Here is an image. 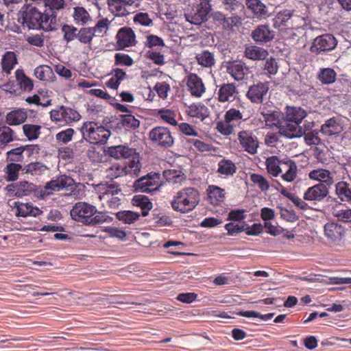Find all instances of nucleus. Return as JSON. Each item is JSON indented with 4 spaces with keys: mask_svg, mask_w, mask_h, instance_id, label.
Wrapping results in <instances>:
<instances>
[{
    "mask_svg": "<svg viewBox=\"0 0 351 351\" xmlns=\"http://www.w3.org/2000/svg\"><path fill=\"white\" fill-rule=\"evenodd\" d=\"M342 131L343 126L341 119L335 117L326 120L321 128V132L327 136L338 134Z\"/></svg>",
    "mask_w": 351,
    "mask_h": 351,
    "instance_id": "aec40b11",
    "label": "nucleus"
},
{
    "mask_svg": "<svg viewBox=\"0 0 351 351\" xmlns=\"http://www.w3.org/2000/svg\"><path fill=\"white\" fill-rule=\"evenodd\" d=\"M258 111L261 116V120L265 123L266 126L270 128H277L280 134V125L283 114L278 110L270 109L266 106L261 107Z\"/></svg>",
    "mask_w": 351,
    "mask_h": 351,
    "instance_id": "9b49d317",
    "label": "nucleus"
},
{
    "mask_svg": "<svg viewBox=\"0 0 351 351\" xmlns=\"http://www.w3.org/2000/svg\"><path fill=\"white\" fill-rule=\"evenodd\" d=\"M287 165L286 167H287V169H286V172L282 174L281 178L288 182H291L297 177V171H298V167L295 164V162L292 160H286Z\"/></svg>",
    "mask_w": 351,
    "mask_h": 351,
    "instance_id": "4c0bfd02",
    "label": "nucleus"
},
{
    "mask_svg": "<svg viewBox=\"0 0 351 351\" xmlns=\"http://www.w3.org/2000/svg\"><path fill=\"white\" fill-rule=\"evenodd\" d=\"M73 16L75 23L81 25L86 24L90 20L88 12L83 7L75 8Z\"/></svg>",
    "mask_w": 351,
    "mask_h": 351,
    "instance_id": "a18cd8bd",
    "label": "nucleus"
},
{
    "mask_svg": "<svg viewBox=\"0 0 351 351\" xmlns=\"http://www.w3.org/2000/svg\"><path fill=\"white\" fill-rule=\"evenodd\" d=\"M245 5L258 19H265L269 16L267 6L261 0H246Z\"/></svg>",
    "mask_w": 351,
    "mask_h": 351,
    "instance_id": "4be33fe9",
    "label": "nucleus"
},
{
    "mask_svg": "<svg viewBox=\"0 0 351 351\" xmlns=\"http://www.w3.org/2000/svg\"><path fill=\"white\" fill-rule=\"evenodd\" d=\"M62 30L64 32V38L67 41L73 40L77 38V29L73 26L69 25H64L62 27Z\"/></svg>",
    "mask_w": 351,
    "mask_h": 351,
    "instance_id": "69168bd1",
    "label": "nucleus"
},
{
    "mask_svg": "<svg viewBox=\"0 0 351 351\" xmlns=\"http://www.w3.org/2000/svg\"><path fill=\"white\" fill-rule=\"evenodd\" d=\"M64 121L69 123L80 120L81 116L76 110L63 106Z\"/></svg>",
    "mask_w": 351,
    "mask_h": 351,
    "instance_id": "e2e57ef3",
    "label": "nucleus"
},
{
    "mask_svg": "<svg viewBox=\"0 0 351 351\" xmlns=\"http://www.w3.org/2000/svg\"><path fill=\"white\" fill-rule=\"evenodd\" d=\"M309 178L330 186L334 183V179L329 171L324 169H317L311 171L308 173Z\"/></svg>",
    "mask_w": 351,
    "mask_h": 351,
    "instance_id": "a878e982",
    "label": "nucleus"
},
{
    "mask_svg": "<svg viewBox=\"0 0 351 351\" xmlns=\"http://www.w3.org/2000/svg\"><path fill=\"white\" fill-rule=\"evenodd\" d=\"M222 6L230 14L239 13L244 8L241 0H222Z\"/></svg>",
    "mask_w": 351,
    "mask_h": 351,
    "instance_id": "79ce46f5",
    "label": "nucleus"
},
{
    "mask_svg": "<svg viewBox=\"0 0 351 351\" xmlns=\"http://www.w3.org/2000/svg\"><path fill=\"white\" fill-rule=\"evenodd\" d=\"M121 192V189L118 186H115L114 184H109L103 186L100 188V193L99 197L100 199L105 198L106 197L109 198L110 196H113Z\"/></svg>",
    "mask_w": 351,
    "mask_h": 351,
    "instance_id": "680f3d73",
    "label": "nucleus"
},
{
    "mask_svg": "<svg viewBox=\"0 0 351 351\" xmlns=\"http://www.w3.org/2000/svg\"><path fill=\"white\" fill-rule=\"evenodd\" d=\"M122 165L119 162L108 163L106 165L104 173L107 178L113 180L123 176Z\"/></svg>",
    "mask_w": 351,
    "mask_h": 351,
    "instance_id": "473e14b6",
    "label": "nucleus"
},
{
    "mask_svg": "<svg viewBox=\"0 0 351 351\" xmlns=\"http://www.w3.org/2000/svg\"><path fill=\"white\" fill-rule=\"evenodd\" d=\"M64 4V0H45V10L40 12L36 8H27L22 14L23 24L29 29H43L45 32L58 29V17Z\"/></svg>",
    "mask_w": 351,
    "mask_h": 351,
    "instance_id": "f257e3e1",
    "label": "nucleus"
},
{
    "mask_svg": "<svg viewBox=\"0 0 351 351\" xmlns=\"http://www.w3.org/2000/svg\"><path fill=\"white\" fill-rule=\"evenodd\" d=\"M120 117L122 125L126 129L135 130L139 127L140 121L133 115L128 114H123Z\"/></svg>",
    "mask_w": 351,
    "mask_h": 351,
    "instance_id": "864d4df0",
    "label": "nucleus"
},
{
    "mask_svg": "<svg viewBox=\"0 0 351 351\" xmlns=\"http://www.w3.org/2000/svg\"><path fill=\"white\" fill-rule=\"evenodd\" d=\"M328 186L323 183L317 184L309 187L304 194V199L313 202L323 200L328 194Z\"/></svg>",
    "mask_w": 351,
    "mask_h": 351,
    "instance_id": "ddd939ff",
    "label": "nucleus"
},
{
    "mask_svg": "<svg viewBox=\"0 0 351 351\" xmlns=\"http://www.w3.org/2000/svg\"><path fill=\"white\" fill-rule=\"evenodd\" d=\"M139 216L140 215L138 213L130 210H123L116 213V217L119 221H122L125 223L128 224L136 221Z\"/></svg>",
    "mask_w": 351,
    "mask_h": 351,
    "instance_id": "8fccbe9b",
    "label": "nucleus"
},
{
    "mask_svg": "<svg viewBox=\"0 0 351 351\" xmlns=\"http://www.w3.org/2000/svg\"><path fill=\"white\" fill-rule=\"evenodd\" d=\"M48 170L47 166L40 162H31L25 165L23 171L25 173L30 174L32 176H40L45 173Z\"/></svg>",
    "mask_w": 351,
    "mask_h": 351,
    "instance_id": "e433bc0d",
    "label": "nucleus"
},
{
    "mask_svg": "<svg viewBox=\"0 0 351 351\" xmlns=\"http://www.w3.org/2000/svg\"><path fill=\"white\" fill-rule=\"evenodd\" d=\"M134 0H108L110 10L115 15L119 16H126L129 12L126 10V5H132Z\"/></svg>",
    "mask_w": 351,
    "mask_h": 351,
    "instance_id": "b1692460",
    "label": "nucleus"
},
{
    "mask_svg": "<svg viewBox=\"0 0 351 351\" xmlns=\"http://www.w3.org/2000/svg\"><path fill=\"white\" fill-rule=\"evenodd\" d=\"M199 202V195L194 188H185L176 193L171 204L174 210L186 213L193 210Z\"/></svg>",
    "mask_w": 351,
    "mask_h": 351,
    "instance_id": "20e7f679",
    "label": "nucleus"
},
{
    "mask_svg": "<svg viewBox=\"0 0 351 351\" xmlns=\"http://www.w3.org/2000/svg\"><path fill=\"white\" fill-rule=\"evenodd\" d=\"M96 35L92 28H82L77 32L78 40L84 44L90 43L93 36Z\"/></svg>",
    "mask_w": 351,
    "mask_h": 351,
    "instance_id": "bf43d9fd",
    "label": "nucleus"
},
{
    "mask_svg": "<svg viewBox=\"0 0 351 351\" xmlns=\"http://www.w3.org/2000/svg\"><path fill=\"white\" fill-rule=\"evenodd\" d=\"M14 131L6 125H0V147L3 148L9 143L15 140Z\"/></svg>",
    "mask_w": 351,
    "mask_h": 351,
    "instance_id": "f704fd0d",
    "label": "nucleus"
},
{
    "mask_svg": "<svg viewBox=\"0 0 351 351\" xmlns=\"http://www.w3.org/2000/svg\"><path fill=\"white\" fill-rule=\"evenodd\" d=\"M325 236L332 242L339 241L344 234L343 228L336 223H327L324 226Z\"/></svg>",
    "mask_w": 351,
    "mask_h": 351,
    "instance_id": "412c9836",
    "label": "nucleus"
},
{
    "mask_svg": "<svg viewBox=\"0 0 351 351\" xmlns=\"http://www.w3.org/2000/svg\"><path fill=\"white\" fill-rule=\"evenodd\" d=\"M224 119L227 120V121H230L231 123L234 124V122L246 119L245 118H243V111L241 112V110L235 108H230L227 110L225 113Z\"/></svg>",
    "mask_w": 351,
    "mask_h": 351,
    "instance_id": "5fc2aeb1",
    "label": "nucleus"
},
{
    "mask_svg": "<svg viewBox=\"0 0 351 351\" xmlns=\"http://www.w3.org/2000/svg\"><path fill=\"white\" fill-rule=\"evenodd\" d=\"M207 108L204 105H191L189 107V114L191 117L204 119Z\"/></svg>",
    "mask_w": 351,
    "mask_h": 351,
    "instance_id": "052dcab7",
    "label": "nucleus"
},
{
    "mask_svg": "<svg viewBox=\"0 0 351 351\" xmlns=\"http://www.w3.org/2000/svg\"><path fill=\"white\" fill-rule=\"evenodd\" d=\"M81 131L82 132L83 138L87 140L91 134L95 131L104 132V128L102 126H98L95 122L90 121L84 123Z\"/></svg>",
    "mask_w": 351,
    "mask_h": 351,
    "instance_id": "09e8293b",
    "label": "nucleus"
},
{
    "mask_svg": "<svg viewBox=\"0 0 351 351\" xmlns=\"http://www.w3.org/2000/svg\"><path fill=\"white\" fill-rule=\"evenodd\" d=\"M160 186V174L156 173H147V176L141 177L134 183L135 190L145 193L156 191Z\"/></svg>",
    "mask_w": 351,
    "mask_h": 351,
    "instance_id": "6e6552de",
    "label": "nucleus"
},
{
    "mask_svg": "<svg viewBox=\"0 0 351 351\" xmlns=\"http://www.w3.org/2000/svg\"><path fill=\"white\" fill-rule=\"evenodd\" d=\"M75 185L73 179L64 175L60 176L56 180H52L46 183L45 190L49 194L50 191H59L62 189L69 191L70 195H75Z\"/></svg>",
    "mask_w": 351,
    "mask_h": 351,
    "instance_id": "0eeeda50",
    "label": "nucleus"
},
{
    "mask_svg": "<svg viewBox=\"0 0 351 351\" xmlns=\"http://www.w3.org/2000/svg\"><path fill=\"white\" fill-rule=\"evenodd\" d=\"M195 58L198 64L204 67H211L215 62L213 53L208 50L197 53Z\"/></svg>",
    "mask_w": 351,
    "mask_h": 351,
    "instance_id": "c03bdc74",
    "label": "nucleus"
},
{
    "mask_svg": "<svg viewBox=\"0 0 351 351\" xmlns=\"http://www.w3.org/2000/svg\"><path fill=\"white\" fill-rule=\"evenodd\" d=\"M252 38L254 42L264 44L271 42L275 37V32L269 25H259L251 33Z\"/></svg>",
    "mask_w": 351,
    "mask_h": 351,
    "instance_id": "f8f14e48",
    "label": "nucleus"
},
{
    "mask_svg": "<svg viewBox=\"0 0 351 351\" xmlns=\"http://www.w3.org/2000/svg\"><path fill=\"white\" fill-rule=\"evenodd\" d=\"M41 127L37 125L25 124L23 126L25 135L29 140H34L40 134Z\"/></svg>",
    "mask_w": 351,
    "mask_h": 351,
    "instance_id": "603ef678",
    "label": "nucleus"
},
{
    "mask_svg": "<svg viewBox=\"0 0 351 351\" xmlns=\"http://www.w3.org/2000/svg\"><path fill=\"white\" fill-rule=\"evenodd\" d=\"M149 139L155 144L169 147L173 144V138L170 131L165 127H156L149 134Z\"/></svg>",
    "mask_w": 351,
    "mask_h": 351,
    "instance_id": "9d476101",
    "label": "nucleus"
},
{
    "mask_svg": "<svg viewBox=\"0 0 351 351\" xmlns=\"http://www.w3.org/2000/svg\"><path fill=\"white\" fill-rule=\"evenodd\" d=\"M269 90L267 84L259 82L249 87L247 97L253 103H262L263 97Z\"/></svg>",
    "mask_w": 351,
    "mask_h": 351,
    "instance_id": "dca6fc26",
    "label": "nucleus"
},
{
    "mask_svg": "<svg viewBox=\"0 0 351 351\" xmlns=\"http://www.w3.org/2000/svg\"><path fill=\"white\" fill-rule=\"evenodd\" d=\"M230 14V16L223 19V26L231 29L239 27L242 24L241 17L238 15V13Z\"/></svg>",
    "mask_w": 351,
    "mask_h": 351,
    "instance_id": "13d9d810",
    "label": "nucleus"
},
{
    "mask_svg": "<svg viewBox=\"0 0 351 351\" xmlns=\"http://www.w3.org/2000/svg\"><path fill=\"white\" fill-rule=\"evenodd\" d=\"M117 44L119 49H124L135 45L136 36L134 31L130 27L121 28L117 34Z\"/></svg>",
    "mask_w": 351,
    "mask_h": 351,
    "instance_id": "4468645a",
    "label": "nucleus"
},
{
    "mask_svg": "<svg viewBox=\"0 0 351 351\" xmlns=\"http://www.w3.org/2000/svg\"><path fill=\"white\" fill-rule=\"evenodd\" d=\"M248 224L243 223L242 225L235 224L234 223H228L225 226L226 230L228 234L233 235L234 233L241 232L249 228Z\"/></svg>",
    "mask_w": 351,
    "mask_h": 351,
    "instance_id": "774afa93",
    "label": "nucleus"
},
{
    "mask_svg": "<svg viewBox=\"0 0 351 351\" xmlns=\"http://www.w3.org/2000/svg\"><path fill=\"white\" fill-rule=\"evenodd\" d=\"M15 77L17 82V85L21 90L29 92L33 89V80L25 74L23 69H17L15 71Z\"/></svg>",
    "mask_w": 351,
    "mask_h": 351,
    "instance_id": "cd10ccee",
    "label": "nucleus"
},
{
    "mask_svg": "<svg viewBox=\"0 0 351 351\" xmlns=\"http://www.w3.org/2000/svg\"><path fill=\"white\" fill-rule=\"evenodd\" d=\"M74 134V130L72 128L66 129L58 133L56 136V139L58 142L62 143H67L72 139Z\"/></svg>",
    "mask_w": 351,
    "mask_h": 351,
    "instance_id": "338daca9",
    "label": "nucleus"
},
{
    "mask_svg": "<svg viewBox=\"0 0 351 351\" xmlns=\"http://www.w3.org/2000/svg\"><path fill=\"white\" fill-rule=\"evenodd\" d=\"M335 193L341 200L351 202V189L349 184L346 182H339L335 186Z\"/></svg>",
    "mask_w": 351,
    "mask_h": 351,
    "instance_id": "72a5a7b5",
    "label": "nucleus"
},
{
    "mask_svg": "<svg viewBox=\"0 0 351 351\" xmlns=\"http://www.w3.org/2000/svg\"><path fill=\"white\" fill-rule=\"evenodd\" d=\"M22 165L16 162H11L6 165L5 171L7 174L8 181H15L18 179L19 172L22 170Z\"/></svg>",
    "mask_w": 351,
    "mask_h": 351,
    "instance_id": "de8ad7c7",
    "label": "nucleus"
},
{
    "mask_svg": "<svg viewBox=\"0 0 351 351\" xmlns=\"http://www.w3.org/2000/svg\"><path fill=\"white\" fill-rule=\"evenodd\" d=\"M280 162L281 160L276 156L267 158L265 164L267 172L274 177H277L281 173Z\"/></svg>",
    "mask_w": 351,
    "mask_h": 351,
    "instance_id": "58836bf2",
    "label": "nucleus"
},
{
    "mask_svg": "<svg viewBox=\"0 0 351 351\" xmlns=\"http://www.w3.org/2000/svg\"><path fill=\"white\" fill-rule=\"evenodd\" d=\"M244 54L250 60L258 61L267 59L269 52L263 47L256 45H248L245 49Z\"/></svg>",
    "mask_w": 351,
    "mask_h": 351,
    "instance_id": "393cba45",
    "label": "nucleus"
},
{
    "mask_svg": "<svg viewBox=\"0 0 351 351\" xmlns=\"http://www.w3.org/2000/svg\"><path fill=\"white\" fill-rule=\"evenodd\" d=\"M250 180L262 191H267L269 189V184L266 178L262 175L257 173H252L250 175Z\"/></svg>",
    "mask_w": 351,
    "mask_h": 351,
    "instance_id": "6e6d98bb",
    "label": "nucleus"
},
{
    "mask_svg": "<svg viewBox=\"0 0 351 351\" xmlns=\"http://www.w3.org/2000/svg\"><path fill=\"white\" fill-rule=\"evenodd\" d=\"M211 10L209 0H199L192 10L185 14L186 20L192 24L200 25L208 20V14Z\"/></svg>",
    "mask_w": 351,
    "mask_h": 351,
    "instance_id": "39448f33",
    "label": "nucleus"
},
{
    "mask_svg": "<svg viewBox=\"0 0 351 351\" xmlns=\"http://www.w3.org/2000/svg\"><path fill=\"white\" fill-rule=\"evenodd\" d=\"M337 44V41L332 34H326L319 36L313 40L310 50L312 53L319 54L334 49Z\"/></svg>",
    "mask_w": 351,
    "mask_h": 351,
    "instance_id": "1a4fd4ad",
    "label": "nucleus"
},
{
    "mask_svg": "<svg viewBox=\"0 0 351 351\" xmlns=\"http://www.w3.org/2000/svg\"><path fill=\"white\" fill-rule=\"evenodd\" d=\"M336 72L331 68L321 69L317 74V79L323 84H330L335 82Z\"/></svg>",
    "mask_w": 351,
    "mask_h": 351,
    "instance_id": "c9c22d12",
    "label": "nucleus"
},
{
    "mask_svg": "<svg viewBox=\"0 0 351 351\" xmlns=\"http://www.w3.org/2000/svg\"><path fill=\"white\" fill-rule=\"evenodd\" d=\"M304 23V19L298 15L293 14L290 10H284L277 13L273 19V26L278 29L280 32L282 29L295 24L302 25Z\"/></svg>",
    "mask_w": 351,
    "mask_h": 351,
    "instance_id": "423d86ee",
    "label": "nucleus"
},
{
    "mask_svg": "<svg viewBox=\"0 0 351 351\" xmlns=\"http://www.w3.org/2000/svg\"><path fill=\"white\" fill-rule=\"evenodd\" d=\"M132 204L134 206L140 207L142 210V215L145 217L148 215L149 210L152 208V204L147 197L142 195H134L132 198Z\"/></svg>",
    "mask_w": 351,
    "mask_h": 351,
    "instance_id": "7c9ffc66",
    "label": "nucleus"
},
{
    "mask_svg": "<svg viewBox=\"0 0 351 351\" xmlns=\"http://www.w3.org/2000/svg\"><path fill=\"white\" fill-rule=\"evenodd\" d=\"M237 167L230 160L223 159L218 163L217 173L226 176H232L236 172Z\"/></svg>",
    "mask_w": 351,
    "mask_h": 351,
    "instance_id": "a19ab883",
    "label": "nucleus"
},
{
    "mask_svg": "<svg viewBox=\"0 0 351 351\" xmlns=\"http://www.w3.org/2000/svg\"><path fill=\"white\" fill-rule=\"evenodd\" d=\"M31 147L32 145L21 146L8 151L7 152V159L12 162L22 161L25 149Z\"/></svg>",
    "mask_w": 351,
    "mask_h": 351,
    "instance_id": "3c124183",
    "label": "nucleus"
},
{
    "mask_svg": "<svg viewBox=\"0 0 351 351\" xmlns=\"http://www.w3.org/2000/svg\"><path fill=\"white\" fill-rule=\"evenodd\" d=\"M27 113L19 109L9 112L6 116V123L10 125H16L23 123L27 119Z\"/></svg>",
    "mask_w": 351,
    "mask_h": 351,
    "instance_id": "2f4dec72",
    "label": "nucleus"
},
{
    "mask_svg": "<svg viewBox=\"0 0 351 351\" xmlns=\"http://www.w3.org/2000/svg\"><path fill=\"white\" fill-rule=\"evenodd\" d=\"M227 72L237 81L243 80L247 68L241 61H233L227 63Z\"/></svg>",
    "mask_w": 351,
    "mask_h": 351,
    "instance_id": "5701e85b",
    "label": "nucleus"
},
{
    "mask_svg": "<svg viewBox=\"0 0 351 351\" xmlns=\"http://www.w3.org/2000/svg\"><path fill=\"white\" fill-rule=\"evenodd\" d=\"M218 100L220 102L232 101L238 97L239 92L234 84L221 85L217 92Z\"/></svg>",
    "mask_w": 351,
    "mask_h": 351,
    "instance_id": "6ab92c4d",
    "label": "nucleus"
},
{
    "mask_svg": "<svg viewBox=\"0 0 351 351\" xmlns=\"http://www.w3.org/2000/svg\"><path fill=\"white\" fill-rule=\"evenodd\" d=\"M18 189L16 193V197H21L26 196L35 191L36 186L31 182L27 181H22L16 183Z\"/></svg>",
    "mask_w": 351,
    "mask_h": 351,
    "instance_id": "49530a36",
    "label": "nucleus"
},
{
    "mask_svg": "<svg viewBox=\"0 0 351 351\" xmlns=\"http://www.w3.org/2000/svg\"><path fill=\"white\" fill-rule=\"evenodd\" d=\"M71 217L86 225L95 226L111 219L103 212H98L96 207L86 202H77L71 210Z\"/></svg>",
    "mask_w": 351,
    "mask_h": 351,
    "instance_id": "7ed1b4c3",
    "label": "nucleus"
},
{
    "mask_svg": "<svg viewBox=\"0 0 351 351\" xmlns=\"http://www.w3.org/2000/svg\"><path fill=\"white\" fill-rule=\"evenodd\" d=\"M132 160L128 164H123V173L124 175H131L133 176H138L141 171V165L139 160V156L135 153L132 156Z\"/></svg>",
    "mask_w": 351,
    "mask_h": 351,
    "instance_id": "bb28decb",
    "label": "nucleus"
},
{
    "mask_svg": "<svg viewBox=\"0 0 351 351\" xmlns=\"http://www.w3.org/2000/svg\"><path fill=\"white\" fill-rule=\"evenodd\" d=\"M186 85L193 96L200 97L206 91V88L202 79L195 73L186 76Z\"/></svg>",
    "mask_w": 351,
    "mask_h": 351,
    "instance_id": "f3484780",
    "label": "nucleus"
},
{
    "mask_svg": "<svg viewBox=\"0 0 351 351\" xmlns=\"http://www.w3.org/2000/svg\"><path fill=\"white\" fill-rule=\"evenodd\" d=\"M306 116V112L302 108L287 106L282 116L280 134L288 138L302 136L304 130L301 123Z\"/></svg>",
    "mask_w": 351,
    "mask_h": 351,
    "instance_id": "f03ea898",
    "label": "nucleus"
},
{
    "mask_svg": "<svg viewBox=\"0 0 351 351\" xmlns=\"http://www.w3.org/2000/svg\"><path fill=\"white\" fill-rule=\"evenodd\" d=\"M135 153V149L125 145L110 146L106 149V154L116 160L129 158Z\"/></svg>",
    "mask_w": 351,
    "mask_h": 351,
    "instance_id": "a211bd4d",
    "label": "nucleus"
},
{
    "mask_svg": "<svg viewBox=\"0 0 351 351\" xmlns=\"http://www.w3.org/2000/svg\"><path fill=\"white\" fill-rule=\"evenodd\" d=\"M208 197L211 204L217 205L225 199L224 190L215 185H210L207 189Z\"/></svg>",
    "mask_w": 351,
    "mask_h": 351,
    "instance_id": "c756f323",
    "label": "nucleus"
},
{
    "mask_svg": "<svg viewBox=\"0 0 351 351\" xmlns=\"http://www.w3.org/2000/svg\"><path fill=\"white\" fill-rule=\"evenodd\" d=\"M17 63V59L14 52L8 51L3 56L1 64L3 71L10 74L13 66Z\"/></svg>",
    "mask_w": 351,
    "mask_h": 351,
    "instance_id": "ea45409f",
    "label": "nucleus"
},
{
    "mask_svg": "<svg viewBox=\"0 0 351 351\" xmlns=\"http://www.w3.org/2000/svg\"><path fill=\"white\" fill-rule=\"evenodd\" d=\"M158 114L160 117L167 123L172 125H176L178 124L175 119L176 114L173 111L167 109H160L158 110Z\"/></svg>",
    "mask_w": 351,
    "mask_h": 351,
    "instance_id": "0e129e2a",
    "label": "nucleus"
},
{
    "mask_svg": "<svg viewBox=\"0 0 351 351\" xmlns=\"http://www.w3.org/2000/svg\"><path fill=\"white\" fill-rule=\"evenodd\" d=\"M53 75L52 69L47 65H40L34 69V76L41 81H49Z\"/></svg>",
    "mask_w": 351,
    "mask_h": 351,
    "instance_id": "37998d69",
    "label": "nucleus"
},
{
    "mask_svg": "<svg viewBox=\"0 0 351 351\" xmlns=\"http://www.w3.org/2000/svg\"><path fill=\"white\" fill-rule=\"evenodd\" d=\"M234 123H231L224 119V121H219L217 123L216 128L221 134L228 136L234 132Z\"/></svg>",
    "mask_w": 351,
    "mask_h": 351,
    "instance_id": "4d7b16f0",
    "label": "nucleus"
},
{
    "mask_svg": "<svg viewBox=\"0 0 351 351\" xmlns=\"http://www.w3.org/2000/svg\"><path fill=\"white\" fill-rule=\"evenodd\" d=\"M238 139L246 152L251 154H254L257 152L258 142L257 138L254 136L251 132L245 130L240 132L238 135Z\"/></svg>",
    "mask_w": 351,
    "mask_h": 351,
    "instance_id": "2eb2a0df",
    "label": "nucleus"
},
{
    "mask_svg": "<svg viewBox=\"0 0 351 351\" xmlns=\"http://www.w3.org/2000/svg\"><path fill=\"white\" fill-rule=\"evenodd\" d=\"M302 25H291L285 29H282L280 33L286 39L289 40L291 43H295L303 34Z\"/></svg>",
    "mask_w": 351,
    "mask_h": 351,
    "instance_id": "c85d7f7f",
    "label": "nucleus"
}]
</instances>
